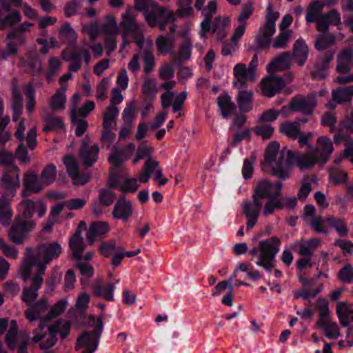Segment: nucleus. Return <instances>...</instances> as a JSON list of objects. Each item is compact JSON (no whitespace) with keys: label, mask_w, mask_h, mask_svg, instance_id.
Returning <instances> with one entry per match:
<instances>
[{"label":"nucleus","mask_w":353,"mask_h":353,"mask_svg":"<svg viewBox=\"0 0 353 353\" xmlns=\"http://www.w3.org/2000/svg\"><path fill=\"white\" fill-rule=\"evenodd\" d=\"M327 221L329 226L334 228L340 235H345L347 233V226L343 220L328 216Z\"/></svg>","instance_id":"obj_59"},{"label":"nucleus","mask_w":353,"mask_h":353,"mask_svg":"<svg viewBox=\"0 0 353 353\" xmlns=\"http://www.w3.org/2000/svg\"><path fill=\"white\" fill-rule=\"evenodd\" d=\"M110 227L105 222L97 221L92 223L86 233L88 241L90 243H93L98 237L108 233Z\"/></svg>","instance_id":"obj_38"},{"label":"nucleus","mask_w":353,"mask_h":353,"mask_svg":"<svg viewBox=\"0 0 353 353\" xmlns=\"http://www.w3.org/2000/svg\"><path fill=\"white\" fill-rule=\"evenodd\" d=\"M192 0H180L179 2V9L176 14H174V19L176 17H186L192 14L193 11L192 8L190 6Z\"/></svg>","instance_id":"obj_62"},{"label":"nucleus","mask_w":353,"mask_h":353,"mask_svg":"<svg viewBox=\"0 0 353 353\" xmlns=\"http://www.w3.org/2000/svg\"><path fill=\"white\" fill-rule=\"evenodd\" d=\"M238 93L236 97V103L241 112H249L252 109L253 92L245 86L236 87Z\"/></svg>","instance_id":"obj_29"},{"label":"nucleus","mask_w":353,"mask_h":353,"mask_svg":"<svg viewBox=\"0 0 353 353\" xmlns=\"http://www.w3.org/2000/svg\"><path fill=\"white\" fill-rule=\"evenodd\" d=\"M217 9V3L215 1H211L208 3L206 8L202 11L204 20L201 21V35L205 37L206 34L210 30V23L213 15L216 13Z\"/></svg>","instance_id":"obj_33"},{"label":"nucleus","mask_w":353,"mask_h":353,"mask_svg":"<svg viewBox=\"0 0 353 353\" xmlns=\"http://www.w3.org/2000/svg\"><path fill=\"white\" fill-rule=\"evenodd\" d=\"M115 285L112 283H109L106 287L102 288L99 285H95L93 287L94 294L96 296H101L108 301H112L114 300V290Z\"/></svg>","instance_id":"obj_50"},{"label":"nucleus","mask_w":353,"mask_h":353,"mask_svg":"<svg viewBox=\"0 0 353 353\" xmlns=\"http://www.w3.org/2000/svg\"><path fill=\"white\" fill-rule=\"evenodd\" d=\"M141 58L143 62V71L146 74L150 73L155 67L154 56L151 51H143Z\"/></svg>","instance_id":"obj_55"},{"label":"nucleus","mask_w":353,"mask_h":353,"mask_svg":"<svg viewBox=\"0 0 353 353\" xmlns=\"http://www.w3.org/2000/svg\"><path fill=\"white\" fill-rule=\"evenodd\" d=\"M57 176V168L53 164H49L42 171L41 179L43 184L49 185L52 184Z\"/></svg>","instance_id":"obj_54"},{"label":"nucleus","mask_w":353,"mask_h":353,"mask_svg":"<svg viewBox=\"0 0 353 353\" xmlns=\"http://www.w3.org/2000/svg\"><path fill=\"white\" fill-rule=\"evenodd\" d=\"M12 120L16 121L22 112L23 99L17 86H13L12 88Z\"/></svg>","instance_id":"obj_41"},{"label":"nucleus","mask_w":353,"mask_h":353,"mask_svg":"<svg viewBox=\"0 0 353 353\" xmlns=\"http://www.w3.org/2000/svg\"><path fill=\"white\" fill-rule=\"evenodd\" d=\"M46 125L44 127L43 130L48 132L50 130L57 131H61L64 130V125L62 120L57 117H48L44 119Z\"/></svg>","instance_id":"obj_57"},{"label":"nucleus","mask_w":353,"mask_h":353,"mask_svg":"<svg viewBox=\"0 0 353 353\" xmlns=\"http://www.w3.org/2000/svg\"><path fill=\"white\" fill-rule=\"evenodd\" d=\"M332 55H326L319 59L312 71V77L314 79H324L327 76V70L330 62L332 60Z\"/></svg>","instance_id":"obj_43"},{"label":"nucleus","mask_w":353,"mask_h":353,"mask_svg":"<svg viewBox=\"0 0 353 353\" xmlns=\"http://www.w3.org/2000/svg\"><path fill=\"white\" fill-rule=\"evenodd\" d=\"M72 74H66L59 79L60 88L52 97L49 102L50 108L54 111H61L65 109L66 102L65 92L68 88L67 82L72 79Z\"/></svg>","instance_id":"obj_14"},{"label":"nucleus","mask_w":353,"mask_h":353,"mask_svg":"<svg viewBox=\"0 0 353 353\" xmlns=\"http://www.w3.org/2000/svg\"><path fill=\"white\" fill-rule=\"evenodd\" d=\"M316 105V95L314 94L305 96H297L291 100V107L294 112H300L305 114H311Z\"/></svg>","instance_id":"obj_16"},{"label":"nucleus","mask_w":353,"mask_h":353,"mask_svg":"<svg viewBox=\"0 0 353 353\" xmlns=\"http://www.w3.org/2000/svg\"><path fill=\"white\" fill-rule=\"evenodd\" d=\"M153 174V179L158 181L162 176V171L159 168V163L151 158L147 159L142 172L139 176V181L141 183H146L148 181L150 176Z\"/></svg>","instance_id":"obj_22"},{"label":"nucleus","mask_w":353,"mask_h":353,"mask_svg":"<svg viewBox=\"0 0 353 353\" xmlns=\"http://www.w3.org/2000/svg\"><path fill=\"white\" fill-rule=\"evenodd\" d=\"M59 37L63 42L72 43L76 39V33L70 25L65 23L60 27Z\"/></svg>","instance_id":"obj_52"},{"label":"nucleus","mask_w":353,"mask_h":353,"mask_svg":"<svg viewBox=\"0 0 353 353\" xmlns=\"http://www.w3.org/2000/svg\"><path fill=\"white\" fill-rule=\"evenodd\" d=\"M217 105L224 119L228 118L236 111V105L232 102L231 97L227 93H223L217 98Z\"/></svg>","instance_id":"obj_34"},{"label":"nucleus","mask_w":353,"mask_h":353,"mask_svg":"<svg viewBox=\"0 0 353 353\" xmlns=\"http://www.w3.org/2000/svg\"><path fill=\"white\" fill-rule=\"evenodd\" d=\"M338 2V0H314L312 1L307 8L305 20L308 23H312L316 21L318 17L323 19L324 14L321 12V10L324 7H330Z\"/></svg>","instance_id":"obj_20"},{"label":"nucleus","mask_w":353,"mask_h":353,"mask_svg":"<svg viewBox=\"0 0 353 353\" xmlns=\"http://www.w3.org/2000/svg\"><path fill=\"white\" fill-rule=\"evenodd\" d=\"M20 13L17 10H12L5 17H0V28H7L21 21Z\"/></svg>","instance_id":"obj_53"},{"label":"nucleus","mask_w":353,"mask_h":353,"mask_svg":"<svg viewBox=\"0 0 353 353\" xmlns=\"http://www.w3.org/2000/svg\"><path fill=\"white\" fill-rule=\"evenodd\" d=\"M62 252V248L57 242L40 245L33 251L26 249V257L20 267V273L23 281H27L31 274L41 276L44 274L47 264L57 259Z\"/></svg>","instance_id":"obj_1"},{"label":"nucleus","mask_w":353,"mask_h":353,"mask_svg":"<svg viewBox=\"0 0 353 353\" xmlns=\"http://www.w3.org/2000/svg\"><path fill=\"white\" fill-rule=\"evenodd\" d=\"M293 57L299 65L302 66L305 63L308 57V47L302 39L296 41L293 49Z\"/></svg>","instance_id":"obj_39"},{"label":"nucleus","mask_w":353,"mask_h":353,"mask_svg":"<svg viewBox=\"0 0 353 353\" xmlns=\"http://www.w3.org/2000/svg\"><path fill=\"white\" fill-rule=\"evenodd\" d=\"M316 306L319 310L318 325L322 327L327 338L337 339L340 335V332L337 324L331 319L327 301L320 298L318 299Z\"/></svg>","instance_id":"obj_10"},{"label":"nucleus","mask_w":353,"mask_h":353,"mask_svg":"<svg viewBox=\"0 0 353 353\" xmlns=\"http://www.w3.org/2000/svg\"><path fill=\"white\" fill-rule=\"evenodd\" d=\"M122 173L123 168H111L108 185L110 188H118L121 191L125 193L135 192L139 186L138 180L135 178H131L121 182L119 180V177Z\"/></svg>","instance_id":"obj_13"},{"label":"nucleus","mask_w":353,"mask_h":353,"mask_svg":"<svg viewBox=\"0 0 353 353\" xmlns=\"http://www.w3.org/2000/svg\"><path fill=\"white\" fill-rule=\"evenodd\" d=\"M21 336L17 335V326L14 321H12L9 327L8 332L6 335V341L8 347L14 349L17 347V344L19 343V352L27 353L26 350V341H23Z\"/></svg>","instance_id":"obj_26"},{"label":"nucleus","mask_w":353,"mask_h":353,"mask_svg":"<svg viewBox=\"0 0 353 353\" xmlns=\"http://www.w3.org/2000/svg\"><path fill=\"white\" fill-rule=\"evenodd\" d=\"M283 80L277 77L272 76L261 81L263 93L268 97H272L284 87Z\"/></svg>","instance_id":"obj_23"},{"label":"nucleus","mask_w":353,"mask_h":353,"mask_svg":"<svg viewBox=\"0 0 353 353\" xmlns=\"http://www.w3.org/2000/svg\"><path fill=\"white\" fill-rule=\"evenodd\" d=\"M3 195L0 198V222L8 225L12 216V212L10 206V201L20 187L19 168L12 165L4 173L1 179Z\"/></svg>","instance_id":"obj_4"},{"label":"nucleus","mask_w":353,"mask_h":353,"mask_svg":"<svg viewBox=\"0 0 353 353\" xmlns=\"http://www.w3.org/2000/svg\"><path fill=\"white\" fill-rule=\"evenodd\" d=\"M252 200H245L242 202L243 212L248 219L246 223L247 230H249L254 227L258 221L261 212L263 213L265 208V203L262 200L252 194Z\"/></svg>","instance_id":"obj_12"},{"label":"nucleus","mask_w":353,"mask_h":353,"mask_svg":"<svg viewBox=\"0 0 353 353\" xmlns=\"http://www.w3.org/2000/svg\"><path fill=\"white\" fill-rule=\"evenodd\" d=\"M282 189V183H272L268 179H261L257 182L253 194L262 200L265 203L263 214L268 216L281 207V202L279 199Z\"/></svg>","instance_id":"obj_5"},{"label":"nucleus","mask_w":353,"mask_h":353,"mask_svg":"<svg viewBox=\"0 0 353 353\" xmlns=\"http://www.w3.org/2000/svg\"><path fill=\"white\" fill-rule=\"evenodd\" d=\"M99 147L97 145L89 146V141L84 139L82 144L81 158L83 163L87 165H92L97 159Z\"/></svg>","instance_id":"obj_35"},{"label":"nucleus","mask_w":353,"mask_h":353,"mask_svg":"<svg viewBox=\"0 0 353 353\" xmlns=\"http://www.w3.org/2000/svg\"><path fill=\"white\" fill-rule=\"evenodd\" d=\"M63 59L67 61H72L70 65V70L72 71H77L81 67L79 59L83 57L86 63L90 61V56L88 49L84 48L80 53L70 54L68 50H65L62 53Z\"/></svg>","instance_id":"obj_36"},{"label":"nucleus","mask_w":353,"mask_h":353,"mask_svg":"<svg viewBox=\"0 0 353 353\" xmlns=\"http://www.w3.org/2000/svg\"><path fill=\"white\" fill-rule=\"evenodd\" d=\"M133 39L137 46L143 49V51H150L153 46L152 41L149 38H144L142 35L141 30L137 34H134Z\"/></svg>","instance_id":"obj_60"},{"label":"nucleus","mask_w":353,"mask_h":353,"mask_svg":"<svg viewBox=\"0 0 353 353\" xmlns=\"http://www.w3.org/2000/svg\"><path fill=\"white\" fill-rule=\"evenodd\" d=\"M338 278L344 283L353 281V266L350 264L345 265L339 272Z\"/></svg>","instance_id":"obj_63"},{"label":"nucleus","mask_w":353,"mask_h":353,"mask_svg":"<svg viewBox=\"0 0 353 353\" xmlns=\"http://www.w3.org/2000/svg\"><path fill=\"white\" fill-rule=\"evenodd\" d=\"M136 8L143 12L145 20L150 26L159 25L164 30L166 23L174 21V13L166 8H160L152 0H135Z\"/></svg>","instance_id":"obj_7"},{"label":"nucleus","mask_w":353,"mask_h":353,"mask_svg":"<svg viewBox=\"0 0 353 353\" xmlns=\"http://www.w3.org/2000/svg\"><path fill=\"white\" fill-rule=\"evenodd\" d=\"M23 183L24 190L22 193L23 196H26L31 193H37L43 188L37 174L33 171L28 172L25 174Z\"/></svg>","instance_id":"obj_25"},{"label":"nucleus","mask_w":353,"mask_h":353,"mask_svg":"<svg viewBox=\"0 0 353 353\" xmlns=\"http://www.w3.org/2000/svg\"><path fill=\"white\" fill-rule=\"evenodd\" d=\"M50 327L54 328V332L56 335L59 333L63 339L68 336L70 330V324L68 321H59Z\"/></svg>","instance_id":"obj_64"},{"label":"nucleus","mask_w":353,"mask_h":353,"mask_svg":"<svg viewBox=\"0 0 353 353\" xmlns=\"http://www.w3.org/2000/svg\"><path fill=\"white\" fill-rule=\"evenodd\" d=\"M132 212L131 202L125 199H121L116 203L112 211V215L116 219L125 221L132 214Z\"/></svg>","instance_id":"obj_37"},{"label":"nucleus","mask_w":353,"mask_h":353,"mask_svg":"<svg viewBox=\"0 0 353 353\" xmlns=\"http://www.w3.org/2000/svg\"><path fill=\"white\" fill-rule=\"evenodd\" d=\"M158 51L161 54L170 52L174 47V39L172 37L161 35L156 40Z\"/></svg>","instance_id":"obj_46"},{"label":"nucleus","mask_w":353,"mask_h":353,"mask_svg":"<svg viewBox=\"0 0 353 353\" xmlns=\"http://www.w3.org/2000/svg\"><path fill=\"white\" fill-rule=\"evenodd\" d=\"M280 132L292 139H296L300 133V126L296 121H285L280 125Z\"/></svg>","instance_id":"obj_45"},{"label":"nucleus","mask_w":353,"mask_h":353,"mask_svg":"<svg viewBox=\"0 0 353 353\" xmlns=\"http://www.w3.org/2000/svg\"><path fill=\"white\" fill-rule=\"evenodd\" d=\"M324 18L318 17L316 19V29L318 31L326 32L330 25L338 26L341 23L340 14L335 10H331L327 14H324Z\"/></svg>","instance_id":"obj_31"},{"label":"nucleus","mask_w":353,"mask_h":353,"mask_svg":"<svg viewBox=\"0 0 353 353\" xmlns=\"http://www.w3.org/2000/svg\"><path fill=\"white\" fill-rule=\"evenodd\" d=\"M119 110L116 105H110L103 114V127L106 129H111L116 125L115 120L119 114Z\"/></svg>","instance_id":"obj_44"},{"label":"nucleus","mask_w":353,"mask_h":353,"mask_svg":"<svg viewBox=\"0 0 353 353\" xmlns=\"http://www.w3.org/2000/svg\"><path fill=\"white\" fill-rule=\"evenodd\" d=\"M17 210L18 215L10 230L9 238L19 244L23 241L27 234L35 226V222L32 219L34 212H37L39 217H42L46 212V206L40 200L32 201L24 199L19 203Z\"/></svg>","instance_id":"obj_2"},{"label":"nucleus","mask_w":353,"mask_h":353,"mask_svg":"<svg viewBox=\"0 0 353 353\" xmlns=\"http://www.w3.org/2000/svg\"><path fill=\"white\" fill-rule=\"evenodd\" d=\"M68 303L66 300L62 299L55 303L48 311V320H51L59 316L67 307Z\"/></svg>","instance_id":"obj_61"},{"label":"nucleus","mask_w":353,"mask_h":353,"mask_svg":"<svg viewBox=\"0 0 353 353\" xmlns=\"http://www.w3.org/2000/svg\"><path fill=\"white\" fill-rule=\"evenodd\" d=\"M121 18V26L123 28L121 32L123 37L122 48H125L130 43L128 40V37L130 34H132L134 37V34H137L141 29L130 11L123 14Z\"/></svg>","instance_id":"obj_15"},{"label":"nucleus","mask_w":353,"mask_h":353,"mask_svg":"<svg viewBox=\"0 0 353 353\" xmlns=\"http://www.w3.org/2000/svg\"><path fill=\"white\" fill-rule=\"evenodd\" d=\"M234 75L236 80L233 82L235 87L245 86L248 82L255 81V76L243 63H238L234 67Z\"/></svg>","instance_id":"obj_24"},{"label":"nucleus","mask_w":353,"mask_h":353,"mask_svg":"<svg viewBox=\"0 0 353 353\" xmlns=\"http://www.w3.org/2000/svg\"><path fill=\"white\" fill-rule=\"evenodd\" d=\"M43 281V277L34 276L32 279V285L25 287L22 293V300L28 304V309L25 311V316L27 319L33 322L39 321V328L43 329V325L50 321L48 320L49 303L44 299H40L35 303L33 301L38 296L37 291L40 288Z\"/></svg>","instance_id":"obj_3"},{"label":"nucleus","mask_w":353,"mask_h":353,"mask_svg":"<svg viewBox=\"0 0 353 353\" xmlns=\"http://www.w3.org/2000/svg\"><path fill=\"white\" fill-rule=\"evenodd\" d=\"M88 325L93 327V330L86 331L81 335H86L88 339L96 336L97 337V341H99L103 330V321L101 318L100 316H90L88 321Z\"/></svg>","instance_id":"obj_42"},{"label":"nucleus","mask_w":353,"mask_h":353,"mask_svg":"<svg viewBox=\"0 0 353 353\" xmlns=\"http://www.w3.org/2000/svg\"><path fill=\"white\" fill-rule=\"evenodd\" d=\"M254 133L263 139H269L273 134L274 129L270 124L259 123L253 128Z\"/></svg>","instance_id":"obj_58"},{"label":"nucleus","mask_w":353,"mask_h":353,"mask_svg":"<svg viewBox=\"0 0 353 353\" xmlns=\"http://www.w3.org/2000/svg\"><path fill=\"white\" fill-rule=\"evenodd\" d=\"M353 97V86L339 88L333 92V99L339 103L349 101Z\"/></svg>","instance_id":"obj_51"},{"label":"nucleus","mask_w":353,"mask_h":353,"mask_svg":"<svg viewBox=\"0 0 353 353\" xmlns=\"http://www.w3.org/2000/svg\"><path fill=\"white\" fill-rule=\"evenodd\" d=\"M290 65V54L288 52H283L271 61L267 65V70L270 73L277 72L288 68Z\"/></svg>","instance_id":"obj_32"},{"label":"nucleus","mask_w":353,"mask_h":353,"mask_svg":"<svg viewBox=\"0 0 353 353\" xmlns=\"http://www.w3.org/2000/svg\"><path fill=\"white\" fill-rule=\"evenodd\" d=\"M265 24L259 29L256 38L257 47L260 49L269 46L270 39L276 31L275 22L279 17V13L273 10L271 3H268Z\"/></svg>","instance_id":"obj_9"},{"label":"nucleus","mask_w":353,"mask_h":353,"mask_svg":"<svg viewBox=\"0 0 353 353\" xmlns=\"http://www.w3.org/2000/svg\"><path fill=\"white\" fill-rule=\"evenodd\" d=\"M85 227V223L81 222L74 235L70 238L69 245L73 254V256L77 259H80L82 257L83 252L85 249V244L81 237V229Z\"/></svg>","instance_id":"obj_27"},{"label":"nucleus","mask_w":353,"mask_h":353,"mask_svg":"<svg viewBox=\"0 0 353 353\" xmlns=\"http://www.w3.org/2000/svg\"><path fill=\"white\" fill-rule=\"evenodd\" d=\"M134 144L130 143L121 151H112L109 157V162L111 165V168H122L123 162L130 158L134 151Z\"/></svg>","instance_id":"obj_21"},{"label":"nucleus","mask_w":353,"mask_h":353,"mask_svg":"<svg viewBox=\"0 0 353 353\" xmlns=\"http://www.w3.org/2000/svg\"><path fill=\"white\" fill-rule=\"evenodd\" d=\"M281 241L277 237L261 241L259 248L251 250V254H255L258 261L256 265L270 271L274 265V259L280 250Z\"/></svg>","instance_id":"obj_8"},{"label":"nucleus","mask_w":353,"mask_h":353,"mask_svg":"<svg viewBox=\"0 0 353 353\" xmlns=\"http://www.w3.org/2000/svg\"><path fill=\"white\" fill-rule=\"evenodd\" d=\"M336 314L340 323L343 326H347L353 321V309L345 302H339L336 305Z\"/></svg>","instance_id":"obj_40"},{"label":"nucleus","mask_w":353,"mask_h":353,"mask_svg":"<svg viewBox=\"0 0 353 353\" xmlns=\"http://www.w3.org/2000/svg\"><path fill=\"white\" fill-rule=\"evenodd\" d=\"M320 240L312 239L307 241H299L292 244V249L299 255L310 256L314 250L320 245Z\"/></svg>","instance_id":"obj_30"},{"label":"nucleus","mask_w":353,"mask_h":353,"mask_svg":"<svg viewBox=\"0 0 353 353\" xmlns=\"http://www.w3.org/2000/svg\"><path fill=\"white\" fill-rule=\"evenodd\" d=\"M348 133H353V112L350 115H347L340 123L338 132L334 136L336 143H339L341 140L345 141L344 155L345 157H350L353 154V139L348 137Z\"/></svg>","instance_id":"obj_11"},{"label":"nucleus","mask_w":353,"mask_h":353,"mask_svg":"<svg viewBox=\"0 0 353 353\" xmlns=\"http://www.w3.org/2000/svg\"><path fill=\"white\" fill-rule=\"evenodd\" d=\"M32 341L35 343H38L41 349H48L52 347L57 342L55 332L54 328L43 325V329L39 328L34 333Z\"/></svg>","instance_id":"obj_17"},{"label":"nucleus","mask_w":353,"mask_h":353,"mask_svg":"<svg viewBox=\"0 0 353 353\" xmlns=\"http://www.w3.org/2000/svg\"><path fill=\"white\" fill-rule=\"evenodd\" d=\"M230 23V19L228 17H219L215 19L214 32L216 34L218 39H222L226 36L227 33L225 28L228 26Z\"/></svg>","instance_id":"obj_47"},{"label":"nucleus","mask_w":353,"mask_h":353,"mask_svg":"<svg viewBox=\"0 0 353 353\" xmlns=\"http://www.w3.org/2000/svg\"><path fill=\"white\" fill-rule=\"evenodd\" d=\"M26 121L25 119H22L20 121L16 132L15 136L17 139L21 142V144L19 145L17 150V159L23 163L27 164L30 162V158L28 156V152L26 148L23 145L24 141V132L26 130Z\"/></svg>","instance_id":"obj_28"},{"label":"nucleus","mask_w":353,"mask_h":353,"mask_svg":"<svg viewBox=\"0 0 353 353\" xmlns=\"http://www.w3.org/2000/svg\"><path fill=\"white\" fill-rule=\"evenodd\" d=\"M292 152L287 150H279L277 142L270 143L265 153L264 164L271 166L273 174L282 179L290 177V157Z\"/></svg>","instance_id":"obj_6"},{"label":"nucleus","mask_w":353,"mask_h":353,"mask_svg":"<svg viewBox=\"0 0 353 353\" xmlns=\"http://www.w3.org/2000/svg\"><path fill=\"white\" fill-rule=\"evenodd\" d=\"M335 42L334 36L330 33L325 32L319 34L315 41V47L319 50H323Z\"/></svg>","instance_id":"obj_48"},{"label":"nucleus","mask_w":353,"mask_h":353,"mask_svg":"<svg viewBox=\"0 0 353 353\" xmlns=\"http://www.w3.org/2000/svg\"><path fill=\"white\" fill-rule=\"evenodd\" d=\"M309 151L306 153L294 154L290 157V168L295 165L301 170L312 168L316 163H320L313 150L309 147Z\"/></svg>","instance_id":"obj_19"},{"label":"nucleus","mask_w":353,"mask_h":353,"mask_svg":"<svg viewBox=\"0 0 353 353\" xmlns=\"http://www.w3.org/2000/svg\"><path fill=\"white\" fill-rule=\"evenodd\" d=\"M292 36V30H284L282 31L279 35L274 39L272 42V47L276 49L285 48L288 47L289 41Z\"/></svg>","instance_id":"obj_49"},{"label":"nucleus","mask_w":353,"mask_h":353,"mask_svg":"<svg viewBox=\"0 0 353 353\" xmlns=\"http://www.w3.org/2000/svg\"><path fill=\"white\" fill-rule=\"evenodd\" d=\"M103 31L105 36L112 37L118 34L119 28L114 16L107 17V22L103 26Z\"/></svg>","instance_id":"obj_56"},{"label":"nucleus","mask_w":353,"mask_h":353,"mask_svg":"<svg viewBox=\"0 0 353 353\" xmlns=\"http://www.w3.org/2000/svg\"><path fill=\"white\" fill-rule=\"evenodd\" d=\"M313 150L317 158L320 161V164H325L332 153L334 151V146L332 140L327 137L321 136L319 137L316 140V148L310 146Z\"/></svg>","instance_id":"obj_18"}]
</instances>
